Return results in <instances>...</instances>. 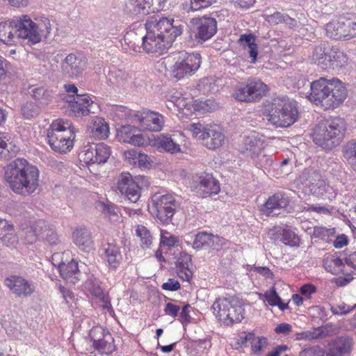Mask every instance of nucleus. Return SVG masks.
Segmentation results:
<instances>
[{"label":"nucleus","instance_id":"1","mask_svg":"<svg viewBox=\"0 0 356 356\" xmlns=\"http://www.w3.org/2000/svg\"><path fill=\"white\" fill-rule=\"evenodd\" d=\"M5 180L15 193L30 195L39 186V170L26 159L17 158L6 167Z\"/></svg>","mask_w":356,"mask_h":356},{"label":"nucleus","instance_id":"2","mask_svg":"<svg viewBox=\"0 0 356 356\" xmlns=\"http://www.w3.org/2000/svg\"><path fill=\"white\" fill-rule=\"evenodd\" d=\"M347 90L338 79L321 77L311 83L309 99L325 110L338 107L346 98Z\"/></svg>","mask_w":356,"mask_h":356},{"label":"nucleus","instance_id":"3","mask_svg":"<svg viewBox=\"0 0 356 356\" xmlns=\"http://www.w3.org/2000/svg\"><path fill=\"white\" fill-rule=\"evenodd\" d=\"M264 115L268 122L277 127H289L298 118L296 102L284 96H279L264 104Z\"/></svg>","mask_w":356,"mask_h":356},{"label":"nucleus","instance_id":"4","mask_svg":"<svg viewBox=\"0 0 356 356\" xmlns=\"http://www.w3.org/2000/svg\"><path fill=\"white\" fill-rule=\"evenodd\" d=\"M346 131L345 120L335 117L318 123L312 129V138L317 146L330 150L342 142Z\"/></svg>","mask_w":356,"mask_h":356},{"label":"nucleus","instance_id":"5","mask_svg":"<svg viewBox=\"0 0 356 356\" xmlns=\"http://www.w3.org/2000/svg\"><path fill=\"white\" fill-rule=\"evenodd\" d=\"M168 37H160L157 33L147 31L145 36L140 37L134 31L127 32L124 41L134 51H140L143 49L146 53L164 54L172 45Z\"/></svg>","mask_w":356,"mask_h":356},{"label":"nucleus","instance_id":"6","mask_svg":"<svg viewBox=\"0 0 356 356\" xmlns=\"http://www.w3.org/2000/svg\"><path fill=\"white\" fill-rule=\"evenodd\" d=\"M74 128L67 120H54L47 129V143L51 148L59 153H66L73 147Z\"/></svg>","mask_w":356,"mask_h":356},{"label":"nucleus","instance_id":"7","mask_svg":"<svg viewBox=\"0 0 356 356\" xmlns=\"http://www.w3.org/2000/svg\"><path fill=\"white\" fill-rule=\"evenodd\" d=\"M212 309L218 320L227 325L240 323L244 318L242 300L234 296L216 299Z\"/></svg>","mask_w":356,"mask_h":356},{"label":"nucleus","instance_id":"8","mask_svg":"<svg viewBox=\"0 0 356 356\" xmlns=\"http://www.w3.org/2000/svg\"><path fill=\"white\" fill-rule=\"evenodd\" d=\"M174 60L176 61L170 67V76L177 80L193 75L202 63L200 54H188L185 51L177 54Z\"/></svg>","mask_w":356,"mask_h":356},{"label":"nucleus","instance_id":"9","mask_svg":"<svg viewBox=\"0 0 356 356\" xmlns=\"http://www.w3.org/2000/svg\"><path fill=\"white\" fill-rule=\"evenodd\" d=\"M326 35L334 40H348L356 36V16L341 17L326 24Z\"/></svg>","mask_w":356,"mask_h":356},{"label":"nucleus","instance_id":"10","mask_svg":"<svg viewBox=\"0 0 356 356\" xmlns=\"http://www.w3.org/2000/svg\"><path fill=\"white\" fill-rule=\"evenodd\" d=\"M179 207V202L170 194L152 198V209L162 224L168 225Z\"/></svg>","mask_w":356,"mask_h":356},{"label":"nucleus","instance_id":"11","mask_svg":"<svg viewBox=\"0 0 356 356\" xmlns=\"http://www.w3.org/2000/svg\"><path fill=\"white\" fill-rule=\"evenodd\" d=\"M111 148L104 143L86 146L79 153V157L81 161L90 166L94 164H102L107 161L111 155Z\"/></svg>","mask_w":356,"mask_h":356},{"label":"nucleus","instance_id":"12","mask_svg":"<svg viewBox=\"0 0 356 356\" xmlns=\"http://www.w3.org/2000/svg\"><path fill=\"white\" fill-rule=\"evenodd\" d=\"M145 28L147 31L159 33L160 37L169 38L171 42L183 32L182 26H174L170 20L165 17L157 19L152 17L145 23Z\"/></svg>","mask_w":356,"mask_h":356},{"label":"nucleus","instance_id":"13","mask_svg":"<svg viewBox=\"0 0 356 356\" xmlns=\"http://www.w3.org/2000/svg\"><path fill=\"white\" fill-rule=\"evenodd\" d=\"M87 60L80 54H69L60 63V72L65 77H78L86 67Z\"/></svg>","mask_w":356,"mask_h":356},{"label":"nucleus","instance_id":"14","mask_svg":"<svg viewBox=\"0 0 356 356\" xmlns=\"http://www.w3.org/2000/svg\"><path fill=\"white\" fill-rule=\"evenodd\" d=\"M191 23L193 25L195 38L200 43L211 38L217 31V22L213 17L193 18Z\"/></svg>","mask_w":356,"mask_h":356},{"label":"nucleus","instance_id":"15","mask_svg":"<svg viewBox=\"0 0 356 356\" xmlns=\"http://www.w3.org/2000/svg\"><path fill=\"white\" fill-rule=\"evenodd\" d=\"M4 284L17 298H19L30 297L35 291V283L22 276L13 275L7 277Z\"/></svg>","mask_w":356,"mask_h":356},{"label":"nucleus","instance_id":"16","mask_svg":"<svg viewBox=\"0 0 356 356\" xmlns=\"http://www.w3.org/2000/svg\"><path fill=\"white\" fill-rule=\"evenodd\" d=\"M305 186L309 189V191L317 197H321L323 199L332 200L335 197V193L332 187L329 186L325 180L321 179L318 172L315 170H311L309 177L307 179Z\"/></svg>","mask_w":356,"mask_h":356},{"label":"nucleus","instance_id":"17","mask_svg":"<svg viewBox=\"0 0 356 356\" xmlns=\"http://www.w3.org/2000/svg\"><path fill=\"white\" fill-rule=\"evenodd\" d=\"M263 136L257 131L245 135L239 145V151L245 156L256 159L264 149Z\"/></svg>","mask_w":356,"mask_h":356},{"label":"nucleus","instance_id":"18","mask_svg":"<svg viewBox=\"0 0 356 356\" xmlns=\"http://www.w3.org/2000/svg\"><path fill=\"white\" fill-rule=\"evenodd\" d=\"M193 190L196 194L202 197H207L214 194L216 195L220 192V184L211 174L202 173L195 181Z\"/></svg>","mask_w":356,"mask_h":356},{"label":"nucleus","instance_id":"19","mask_svg":"<svg viewBox=\"0 0 356 356\" xmlns=\"http://www.w3.org/2000/svg\"><path fill=\"white\" fill-rule=\"evenodd\" d=\"M117 190L131 202H136L140 197V188L129 172H122L116 186Z\"/></svg>","mask_w":356,"mask_h":356},{"label":"nucleus","instance_id":"20","mask_svg":"<svg viewBox=\"0 0 356 356\" xmlns=\"http://www.w3.org/2000/svg\"><path fill=\"white\" fill-rule=\"evenodd\" d=\"M69 103V108L75 117H82L94 113L92 111L94 102L88 94L67 96L65 97Z\"/></svg>","mask_w":356,"mask_h":356},{"label":"nucleus","instance_id":"21","mask_svg":"<svg viewBox=\"0 0 356 356\" xmlns=\"http://www.w3.org/2000/svg\"><path fill=\"white\" fill-rule=\"evenodd\" d=\"M17 39H26L32 44L39 42L38 34L35 30V22L27 15L15 19Z\"/></svg>","mask_w":356,"mask_h":356},{"label":"nucleus","instance_id":"22","mask_svg":"<svg viewBox=\"0 0 356 356\" xmlns=\"http://www.w3.org/2000/svg\"><path fill=\"white\" fill-rule=\"evenodd\" d=\"M90 337L93 341V346L102 354H109L114 350V345L111 334L104 333L100 326L94 327L90 332Z\"/></svg>","mask_w":356,"mask_h":356},{"label":"nucleus","instance_id":"23","mask_svg":"<svg viewBox=\"0 0 356 356\" xmlns=\"http://www.w3.org/2000/svg\"><path fill=\"white\" fill-rule=\"evenodd\" d=\"M127 8L135 15H148L163 8L162 0H129Z\"/></svg>","mask_w":356,"mask_h":356},{"label":"nucleus","instance_id":"24","mask_svg":"<svg viewBox=\"0 0 356 356\" xmlns=\"http://www.w3.org/2000/svg\"><path fill=\"white\" fill-rule=\"evenodd\" d=\"M289 204V199L282 192H278L270 196L261 207V211L268 216H277V211L286 208Z\"/></svg>","mask_w":356,"mask_h":356},{"label":"nucleus","instance_id":"25","mask_svg":"<svg viewBox=\"0 0 356 356\" xmlns=\"http://www.w3.org/2000/svg\"><path fill=\"white\" fill-rule=\"evenodd\" d=\"M142 128L149 131H160L164 126V117L159 113L148 111L136 115Z\"/></svg>","mask_w":356,"mask_h":356},{"label":"nucleus","instance_id":"26","mask_svg":"<svg viewBox=\"0 0 356 356\" xmlns=\"http://www.w3.org/2000/svg\"><path fill=\"white\" fill-rule=\"evenodd\" d=\"M117 138L118 141L129 143L134 146H143L145 145V138L139 130L132 125L122 126L118 131Z\"/></svg>","mask_w":356,"mask_h":356},{"label":"nucleus","instance_id":"27","mask_svg":"<svg viewBox=\"0 0 356 356\" xmlns=\"http://www.w3.org/2000/svg\"><path fill=\"white\" fill-rule=\"evenodd\" d=\"M74 243L82 251L90 252L93 249L91 232L86 227H78L72 233Z\"/></svg>","mask_w":356,"mask_h":356},{"label":"nucleus","instance_id":"28","mask_svg":"<svg viewBox=\"0 0 356 356\" xmlns=\"http://www.w3.org/2000/svg\"><path fill=\"white\" fill-rule=\"evenodd\" d=\"M152 145L160 152L176 154L181 152L180 145L169 135L160 134L152 141Z\"/></svg>","mask_w":356,"mask_h":356},{"label":"nucleus","instance_id":"29","mask_svg":"<svg viewBox=\"0 0 356 356\" xmlns=\"http://www.w3.org/2000/svg\"><path fill=\"white\" fill-rule=\"evenodd\" d=\"M352 345L351 338L339 337L333 341L327 356H349Z\"/></svg>","mask_w":356,"mask_h":356},{"label":"nucleus","instance_id":"30","mask_svg":"<svg viewBox=\"0 0 356 356\" xmlns=\"http://www.w3.org/2000/svg\"><path fill=\"white\" fill-rule=\"evenodd\" d=\"M202 139V144L209 149H216L220 147L225 140L224 134L219 128L209 126Z\"/></svg>","mask_w":356,"mask_h":356},{"label":"nucleus","instance_id":"31","mask_svg":"<svg viewBox=\"0 0 356 356\" xmlns=\"http://www.w3.org/2000/svg\"><path fill=\"white\" fill-rule=\"evenodd\" d=\"M58 270L60 276L67 282L75 284L79 280L81 273L78 268V262L74 259L67 264L64 262L60 264Z\"/></svg>","mask_w":356,"mask_h":356},{"label":"nucleus","instance_id":"32","mask_svg":"<svg viewBox=\"0 0 356 356\" xmlns=\"http://www.w3.org/2000/svg\"><path fill=\"white\" fill-rule=\"evenodd\" d=\"M329 54H330V45L326 43H321L314 49L311 59L314 63L321 68L327 70L328 65H330Z\"/></svg>","mask_w":356,"mask_h":356},{"label":"nucleus","instance_id":"33","mask_svg":"<svg viewBox=\"0 0 356 356\" xmlns=\"http://www.w3.org/2000/svg\"><path fill=\"white\" fill-rule=\"evenodd\" d=\"M85 287L88 290L90 293L99 298L104 302L103 307L109 308L111 307L110 302L107 300V298L104 295L103 290L100 286L99 280L95 277L94 275H89L85 282Z\"/></svg>","mask_w":356,"mask_h":356},{"label":"nucleus","instance_id":"34","mask_svg":"<svg viewBox=\"0 0 356 356\" xmlns=\"http://www.w3.org/2000/svg\"><path fill=\"white\" fill-rule=\"evenodd\" d=\"M15 19L0 23V40L6 44H11L17 39Z\"/></svg>","mask_w":356,"mask_h":356},{"label":"nucleus","instance_id":"35","mask_svg":"<svg viewBox=\"0 0 356 356\" xmlns=\"http://www.w3.org/2000/svg\"><path fill=\"white\" fill-rule=\"evenodd\" d=\"M330 52L328 69L339 70L347 65L348 57L342 51L330 46Z\"/></svg>","mask_w":356,"mask_h":356},{"label":"nucleus","instance_id":"36","mask_svg":"<svg viewBox=\"0 0 356 356\" xmlns=\"http://www.w3.org/2000/svg\"><path fill=\"white\" fill-rule=\"evenodd\" d=\"M325 269L332 274L344 272L345 264L337 254H327L323 259Z\"/></svg>","mask_w":356,"mask_h":356},{"label":"nucleus","instance_id":"37","mask_svg":"<svg viewBox=\"0 0 356 356\" xmlns=\"http://www.w3.org/2000/svg\"><path fill=\"white\" fill-rule=\"evenodd\" d=\"M105 256L108 266L111 268H116L122 259L120 248L114 243H108V246L105 249Z\"/></svg>","mask_w":356,"mask_h":356},{"label":"nucleus","instance_id":"38","mask_svg":"<svg viewBox=\"0 0 356 356\" xmlns=\"http://www.w3.org/2000/svg\"><path fill=\"white\" fill-rule=\"evenodd\" d=\"M8 140L3 134H0V159L8 160L13 157L19 148L12 143H8Z\"/></svg>","mask_w":356,"mask_h":356},{"label":"nucleus","instance_id":"39","mask_svg":"<svg viewBox=\"0 0 356 356\" xmlns=\"http://www.w3.org/2000/svg\"><path fill=\"white\" fill-rule=\"evenodd\" d=\"M92 133L99 139H105L108 136L109 127L104 119L95 118L92 121Z\"/></svg>","mask_w":356,"mask_h":356},{"label":"nucleus","instance_id":"40","mask_svg":"<svg viewBox=\"0 0 356 356\" xmlns=\"http://www.w3.org/2000/svg\"><path fill=\"white\" fill-rule=\"evenodd\" d=\"M252 101H256L264 96L267 91V86L260 80L252 79L248 81Z\"/></svg>","mask_w":356,"mask_h":356},{"label":"nucleus","instance_id":"41","mask_svg":"<svg viewBox=\"0 0 356 356\" xmlns=\"http://www.w3.org/2000/svg\"><path fill=\"white\" fill-rule=\"evenodd\" d=\"M343 153L352 170L356 172V140L348 142L343 147Z\"/></svg>","mask_w":356,"mask_h":356},{"label":"nucleus","instance_id":"42","mask_svg":"<svg viewBox=\"0 0 356 356\" xmlns=\"http://www.w3.org/2000/svg\"><path fill=\"white\" fill-rule=\"evenodd\" d=\"M108 76L109 81L119 87L125 86L131 79L129 74L126 71L115 68L110 71Z\"/></svg>","mask_w":356,"mask_h":356},{"label":"nucleus","instance_id":"43","mask_svg":"<svg viewBox=\"0 0 356 356\" xmlns=\"http://www.w3.org/2000/svg\"><path fill=\"white\" fill-rule=\"evenodd\" d=\"M43 224L44 222L40 220L25 229L24 238L27 243L32 244L36 241L38 236L41 234Z\"/></svg>","mask_w":356,"mask_h":356},{"label":"nucleus","instance_id":"44","mask_svg":"<svg viewBox=\"0 0 356 356\" xmlns=\"http://www.w3.org/2000/svg\"><path fill=\"white\" fill-rule=\"evenodd\" d=\"M51 29V24L48 18H43L38 23L35 22V30L38 34L39 42L42 38H47L49 36Z\"/></svg>","mask_w":356,"mask_h":356},{"label":"nucleus","instance_id":"45","mask_svg":"<svg viewBox=\"0 0 356 356\" xmlns=\"http://www.w3.org/2000/svg\"><path fill=\"white\" fill-rule=\"evenodd\" d=\"M233 97L238 102H252L248 83L237 85L233 92Z\"/></svg>","mask_w":356,"mask_h":356},{"label":"nucleus","instance_id":"46","mask_svg":"<svg viewBox=\"0 0 356 356\" xmlns=\"http://www.w3.org/2000/svg\"><path fill=\"white\" fill-rule=\"evenodd\" d=\"M209 125H204L200 122L189 124L186 130L188 131L195 138L202 140Z\"/></svg>","mask_w":356,"mask_h":356},{"label":"nucleus","instance_id":"47","mask_svg":"<svg viewBox=\"0 0 356 356\" xmlns=\"http://www.w3.org/2000/svg\"><path fill=\"white\" fill-rule=\"evenodd\" d=\"M193 106L195 111L204 113L214 110L216 104L212 99H197L193 102Z\"/></svg>","mask_w":356,"mask_h":356},{"label":"nucleus","instance_id":"48","mask_svg":"<svg viewBox=\"0 0 356 356\" xmlns=\"http://www.w3.org/2000/svg\"><path fill=\"white\" fill-rule=\"evenodd\" d=\"M29 93L35 99L47 104L49 99V92L44 87L32 86L29 89Z\"/></svg>","mask_w":356,"mask_h":356},{"label":"nucleus","instance_id":"49","mask_svg":"<svg viewBox=\"0 0 356 356\" xmlns=\"http://www.w3.org/2000/svg\"><path fill=\"white\" fill-rule=\"evenodd\" d=\"M282 236V241L284 243V244L291 247L300 246V238L293 230L289 229H284Z\"/></svg>","mask_w":356,"mask_h":356},{"label":"nucleus","instance_id":"50","mask_svg":"<svg viewBox=\"0 0 356 356\" xmlns=\"http://www.w3.org/2000/svg\"><path fill=\"white\" fill-rule=\"evenodd\" d=\"M266 301L271 306L277 305L281 310H284L287 308L288 305L282 303L281 301V298L276 293L274 289L266 291L264 295Z\"/></svg>","mask_w":356,"mask_h":356},{"label":"nucleus","instance_id":"51","mask_svg":"<svg viewBox=\"0 0 356 356\" xmlns=\"http://www.w3.org/2000/svg\"><path fill=\"white\" fill-rule=\"evenodd\" d=\"M136 234L140 239L143 248H149L152 244V237L149 231L143 225H138Z\"/></svg>","mask_w":356,"mask_h":356},{"label":"nucleus","instance_id":"52","mask_svg":"<svg viewBox=\"0 0 356 356\" xmlns=\"http://www.w3.org/2000/svg\"><path fill=\"white\" fill-rule=\"evenodd\" d=\"M21 112L22 115L26 119H31L37 116L39 114V107L31 102H27L22 104L21 107Z\"/></svg>","mask_w":356,"mask_h":356},{"label":"nucleus","instance_id":"53","mask_svg":"<svg viewBox=\"0 0 356 356\" xmlns=\"http://www.w3.org/2000/svg\"><path fill=\"white\" fill-rule=\"evenodd\" d=\"M0 239L4 245L11 249L16 248L19 243V238L15 229Z\"/></svg>","mask_w":356,"mask_h":356},{"label":"nucleus","instance_id":"54","mask_svg":"<svg viewBox=\"0 0 356 356\" xmlns=\"http://www.w3.org/2000/svg\"><path fill=\"white\" fill-rule=\"evenodd\" d=\"M255 165L260 168H268L273 164V159L270 156L264 154L263 151L256 159H251Z\"/></svg>","mask_w":356,"mask_h":356},{"label":"nucleus","instance_id":"55","mask_svg":"<svg viewBox=\"0 0 356 356\" xmlns=\"http://www.w3.org/2000/svg\"><path fill=\"white\" fill-rule=\"evenodd\" d=\"M226 243L225 238L220 237L218 235L209 234V240L207 247L211 248L214 250H218Z\"/></svg>","mask_w":356,"mask_h":356},{"label":"nucleus","instance_id":"56","mask_svg":"<svg viewBox=\"0 0 356 356\" xmlns=\"http://www.w3.org/2000/svg\"><path fill=\"white\" fill-rule=\"evenodd\" d=\"M209 234L202 232H198L195 238L193 243V248L196 250H200L204 247H207L209 240Z\"/></svg>","mask_w":356,"mask_h":356},{"label":"nucleus","instance_id":"57","mask_svg":"<svg viewBox=\"0 0 356 356\" xmlns=\"http://www.w3.org/2000/svg\"><path fill=\"white\" fill-rule=\"evenodd\" d=\"M99 209L104 213L108 215L111 219L118 217V208L112 203H99Z\"/></svg>","mask_w":356,"mask_h":356},{"label":"nucleus","instance_id":"58","mask_svg":"<svg viewBox=\"0 0 356 356\" xmlns=\"http://www.w3.org/2000/svg\"><path fill=\"white\" fill-rule=\"evenodd\" d=\"M334 234L333 229H326L322 227H315L313 231V236L327 241Z\"/></svg>","mask_w":356,"mask_h":356},{"label":"nucleus","instance_id":"59","mask_svg":"<svg viewBox=\"0 0 356 356\" xmlns=\"http://www.w3.org/2000/svg\"><path fill=\"white\" fill-rule=\"evenodd\" d=\"M255 339L256 337L254 333L243 332L239 334L236 343L241 346H245L248 342L252 343Z\"/></svg>","mask_w":356,"mask_h":356},{"label":"nucleus","instance_id":"60","mask_svg":"<svg viewBox=\"0 0 356 356\" xmlns=\"http://www.w3.org/2000/svg\"><path fill=\"white\" fill-rule=\"evenodd\" d=\"M286 14L281 12H275L272 15H267L265 17L266 22L271 25H277L282 24L284 21Z\"/></svg>","mask_w":356,"mask_h":356},{"label":"nucleus","instance_id":"61","mask_svg":"<svg viewBox=\"0 0 356 356\" xmlns=\"http://www.w3.org/2000/svg\"><path fill=\"white\" fill-rule=\"evenodd\" d=\"M216 2V0H191L190 9L198 10L202 8H207Z\"/></svg>","mask_w":356,"mask_h":356},{"label":"nucleus","instance_id":"62","mask_svg":"<svg viewBox=\"0 0 356 356\" xmlns=\"http://www.w3.org/2000/svg\"><path fill=\"white\" fill-rule=\"evenodd\" d=\"M322 334L320 328H315L312 330H308L299 334L300 339L312 340L318 338Z\"/></svg>","mask_w":356,"mask_h":356},{"label":"nucleus","instance_id":"63","mask_svg":"<svg viewBox=\"0 0 356 356\" xmlns=\"http://www.w3.org/2000/svg\"><path fill=\"white\" fill-rule=\"evenodd\" d=\"M191 261V256L186 253H181L179 257L176 266L179 269L188 268L189 264Z\"/></svg>","mask_w":356,"mask_h":356},{"label":"nucleus","instance_id":"64","mask_svg":"<svg viewBox=\"0 0 356 356\" xmlns=\"http://www.w3.org/2000/svg\"><path fill=\"white\" fill-rule=\"evenodd\" d=\"M140 152H138L136 149H130L124 152V156L125 160L130 165H136L138 161V156H140Z\"/></svg>","mask_w":356,"mask_h":356}]
</instances>
